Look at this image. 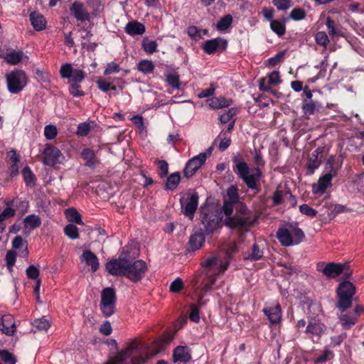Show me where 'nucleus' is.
<instances>
[{"label":"nucleus","instance_id":"nucleus-1","mask_svg":"<svg viewBox=\"0 0 364 364\" xmlns=\"http://www.w3.org/2000/svg\"><path fill=\"white\" fill-rule=\"evenodd\" d=\"M253 160L257 166L251 170L246 162L234 159L233 162L236 167L235 172L250 189L259 193L260 191L259 181L262 176L260 167L264 166L265 162L261 152L257 150L255 151Z\"/></svg>","mask_w":364,"mask_h":364},{"label":"nucleus","instance_id":"nucleus-2","mask_svg":"<svg viewBox=\"0 0 364 364\" xmlns=\"http://www.w3.org/2000/svg\"><path fill=\"white\" fill-rule=\"evenodd\" d=\"M277 238L285 247L299 245L305 238V235L296 223L287 225V228H280L277 233Z\"/></svg>","mask_w":364,"mask_h":364},{"label":"nucleus","instance_id":"nucleus-3","mask_svg":"<svg viewBox=\"0 0 364 364\" xmlns=\"http://www.w3.org/2000/svg\"><path fill=\"white\" fill-rule=\"evenodd\" d=\"M355 291L356 288L354 284L348 281H344L339 284L337 288L338 301L336 307L341 312L345 311L351 306Z\"/></svg>","mask_w":364,"mask_h":364},{"label":"nucleus","instance_id":"nucleus-4","mask_svg":"<svg viewBox=\"0 0 364 364\" xmlns=\"http://www.w3.org/2000/svg\"><path fill=\"white\" fill-rule=\"evenodd\" d=\"M9 91L12 94L20 92L28 83L26 73L21 70H14L6 75Z\"/></svg>","mask_w":364,"mask_h":364},{"label":"nucleus","instance_id":"nucleus-5","mask_svg":"<svg viewBox=\"0 0 364 364\" xmlns=\"http://www.w3.org/2000/svg\"><path fill=\"white\" fill-rule=\"evenodd\" d=\"M116 301L117 296L113 288L107 287L102 289L100 307L105 317H109L114 313Z\"/></svg>","mask_w":364,"mask_h":364},{"label":"nucleus","instance_id":"nucleus-6","mask_svg":"<svg viewBox=\"0 0 364 364\" xmlns=\"http://www.w3.org/2000/svg\"><path fill=\"white\" fill-rule=\"evenodd\" d=\"M212 154V148H208L205 152L200 153L190 159L183 169V175L186 178H191L197 171L205 164L208 157Z\"/></svg>","mask_w":364,"mask_h":364},{"label":"nucleus","instance_id":"nucleus-7","mask_svg":"<svg viewBox=\"0 0 364 364\" xmlns=\"http://www.w3.org/2000/svg\"><path fill=\"white\" fill-rule=\"evenodd\" d=\"M198 194L196 192L187 193L180 199L181 212L190 220H193L198 205Z\"/></svg>","mask_w":364,"mask_h":364},{"label":"nucleus","instance_id":"nucleus-8","mask_svg":"<svg viewBox=\"0 0 364 364\" xmlns=\"http://www.w3.org/2000/svg\"><path fill=\"white\" fill-rule=\"evenodd\" d=\"M147 269L146 264L143 260L138 259L132 263L128 259L125 277L132 282H137L143 278Z\"/></svg>","mask_w":364,"mask_h":364},{"label":"nucleus","instance_id":"nucleus-9","mask_svg":"<svg viewBox=\"0 0 364 364\" xmlns=\"http://www.w3.org/2000/svg\"><path fill=\"white\" fill-rule=\"evenodd\" d=\"M256 220L257 218L253 217L252 215H235L228 217L225 219V225L231 228L238 229L240 231H248Z\"/></svg>","mask_w":364,"mask_h":364},{"label":"nucleus","instance_id":"nucleus-10","mask_svg":"<svg viewBox=\"0 0 364 364\" xmlns=\"http://www.w3.org/2000/svg\"><path fill=\"white\" fill-rule=\"evenodd\" d=\"M42 154L43 156V163L50 166H54L57 164H60L64 159V156L61 151L50 144L45 145Z\"/></svg>","mask_w":364,"mask_h":364},{"label":"nucleus","instance_id":"nucleus-11","mask_svg":"<svg viewBox=\"0 0 364 364\" xmlns=\"http://www.w3.org/2000/svg\"><path fill=\"white\" fill-rule=\"evenodd\" d=\"M127 265L128 259L121 254L118 259L107 262L105 268L113 276H125Z\"/></svg>","mask_w":364,"mask_h":364},{"label":"nucleus","instance_id":"nucleus-12","mask_svg":"<svg viewBox=\"0 0 364 364\" xmlns=\"http://www.w3.org/2000/svg\"><path fill=\"white\" fill-rule=\"evenodd\" d=\"M347 267V263L329 262L324 265V263L320 262L317 264V270L322 272L328 279H333L343 273Z\"/></svg>","mask_w":364,"mask_h":364},{"label":"nucleus","instance_id":"nucleus-13","mask_svg":"<svg viewBox=\"0 0 364 364\" xmlns=\"http://www.w3.org/2000/svg\"><path fill=\"white\" fill-rule=\"evenodd\" d=\"M61 77L70 79L73 83L82 82L86 74L82 69H74L70 63L63 65L60 70Z\"/></svg>","mask_w":364,"mask_h":364},{"label":"nucleus","instance_id":"nucleus-14","mask_svg":"<svg viewBox=\"0 0 364 364\" xmlns=\"http://www.w3.org/2000/svg\"><path fill=\"white\" fill-rule=\"evenodd\" d=\"M202 265L208 272H213L214 274H219L227 269L229 262L222 261L219 257L213 256L207 258Z\"/></svg>","mask_w":364,"mask_h":364},{"label":"nucleus","instance_id":"nucleus-15","mask_svg":"<svg viewBox=\"0 0 364 364\" xmlns=\"http://www.w3.org/2000/svg\"><path fill=\"white\" fill-rule=\"evenodd\" d=\"M227 46V40L222 38H215L205 41L203 45V49L206 53L210 55L225 50Z\"/></svg>","mask_w":364,"mask_h":364},{"label":"nucleus","instance_id":"nucleus-16","mask_svg":"<svg viewBox=\"0 0 364 364\" xmlns=\"http://www.w3.org/2000/svg\"><path fill=\"white\" fill-rule=\"evenodd\" d=\"M70 11L77 21L81 22L90 21V13L87 11L84 4L80 1L73 2L70 8Z\"/></svg>","mask_w":364,"mask_h":364},{"label":"nucleus","instance_id":"nucleus-17","mask_svg":"<svg viewBox=\"0 0 364 364\" xmlns=\"http://www.w3.org/2000/svg\"><path fill=\"white\" fill-rule=\"evenodd\" d=\"M202 224L204 231L209 234L213 232L220 224V218L213 211L205 213L202 217Z\"/></svg>","mask_w":364,"mask_h":364},{"label":"nucleus","instance_id":"nucleus-18","mask_svg":"<svg viewBox=\"0 0 364 364\" xmlns=\"http://www.w3.org/2000/svg\"><path fill=\"white\" fill-rule=\"evenodd\" d=\"M326 326L323 323L311 320L309 321L305 333L311 339L314 341L315 338L319 340L320 337L326 333Z\"/></svg>","mask_w":364,"mask_h":364},{"label":"nucleus","instance_id":"nucleus-19","mask_svg":"<svg viewBox=\"0 0 364 364\" xmlns=\"http://www.w3.org/2000/svg\"><path fill=\"white\" fill-rule=\"evenodd\" d=\"M0 331L8 336H12L16 332L15 320L11 314L0 313Z\"/></svg>","mask_w":364,"mask_h":364},{"label":"nucleus","instance_id":"nucleus-20","mask_svg":"<svg viewBox=\"0 0 364 364\" xmlns=\"http://www.w3.org/2000/svg\"><path fill=\"white\" fill-rule=\"evenodd\" d=\"M191 359V350L187 346H178L173 351V361L175 363H187Z\"/></svg>","mask_w":364,"mask_h":364},{"label":"nucleus","instance_id":"nucleus-21","mask_svg":"<svg viewBox=\"0 0 364 364\" xmlns=\"http://www.w3.org/2000/svg\"><path fill=\"white\" fill-rule=\"evenodd\" d=\"M332 178L330 175L323 174L321 176L316 184H314L312 186V191L314 194L322 195L325 193L326 189L331 186Z\"/></svg>","mask_w":364,"mask_h":364},{"label":"nucleus","instance_id":"nucleus-22","mask_svg":"<svg viewBox=\"0 0 364 364\" xmlns=\"http://www.w3.org/2000/svg\"><path fill=\"white\" fill-rule=\"evenodd\" d=\"M263 312L272 323H277L281 320L282 310L279 304L274 306H266L264 308Z\"/></svg>","mask_w":364,"mask_h":364},{"label":"nucleus","instance_id":"nucleus-23","mask_svg":"<svg viewBox=\"0 0 364 364\" xmlns=\"http://www.w3.org/2000/svg\"><path fill=\"white\" fill-rule=\"evenodd\" d=\"M80 259L90 266L92 272L99 269L100 263L97 257L90 250H85L82 252Z\"/></svg>","mask_w":364,"mask_h":364},{"label":"nucleus","instance_id":"nucleus-24","mask_svg":"<svg viewBox=\"0 0 364 364\" xmlns=\"http://www.w3.org/2000/svg\"><path fill=\"white\" fill-rule=\"evenodd\" d=\"M125 32L132 36L136 35H142L144 33L146 28L143 23L136 21H129L125 26Z\"/></svg>","mask_w":364,"mask_h":364},{"label":"nucleus","instance_id":"nucleus-25","mask_svg":"<svg viewBox=\"0 0 364 364\" xmlns=\"http://www.w3.org/2000/svg\"><path fill=\"white\" fill-rule=\"evenodd\" d=\"M321 152L320 149L318 148L311 153L309 159V164L307 166L308 174H313L315 170L321 165V161L318 159V155Z\"/></svg>","mask_w":364,"mask_h":364},{"label":"nucleus","instance_id":"nucleus-26","mask_svg":"<svg viewBox=\"0 0 364 364\" xmlns=\"http://www.w3.org/2000/svg\"><path fill=\"white\" fill-rule=\"evenodd\" d=\"M208 102L210 108L218 109L229 107L232 104V100L223 97H219L210 98L208 100Z\"/></svg>","mask_w":364,"mask_h":364},{"label":"nucleus","instance_id":"nucleus-27","mask_svg":"<svg viewBox=\"0 0 364 364\" xmlns=\"http://www.w3.org/2000/svg\"><path fill=\"white\" fill-rule=\"evenodd\" d=\"M205 242V236L203 232H196L191 235L188 245L190 248L193 250H199Z\"/></svg>","mask_w":364,"mask_h":364},{"label":"nucleus","instance_id":"nucleus-28","mask_svg":"<svg viewBox=\"0 0 364 364\" xmlns=\"http://www.w3.org/2000/svg\"><path fill=\"white\" fill-rule=\"evenodd\" d=\"M30 21L36 31H42L46 28V21L45 18L37 12H33L30 14Z\"/></svg>","mask_w":364,"mask_h":364},{"label":"nucleus","instance_id":"nucleus-29","mask_svg":"<svg viewBox=\"0 0 364 364\" xmlns=\"http://www.w3.org/2000/svg\"><path fill=\"white\" fill-rule=\"evenodd\" d=\"M341 168V165L340 166H336V159H335V157L333 156H331L326 164H325V167H324V171H326V175H330L331 176V178H333L335 177L337 173H338V169Z\"/></svg>","mask_w":364,"mask_h":364},{"label":"nucleus","instance_id":"nucleus-30","mask_svg":"<svg viewBox=\"0 0 364 364\" xmlns=\"http://www.w3.org/2000/svg\"><path fill=\"white\" fill-rule=\"evenodd\" d=\"M23 57L22 51H16L14 50L8 52L4 56V60L10 65H17L19 63Z\"/></svg>","mask_w":364,"mask_h":364},{"label":"nucleus","instance_id":"nucleus-31","mask_svg":"<svg viewBox=\"0 0 364 364\" xmlns=\"http://www.w3.org/2000/svg\"><path fill=\"white\" fill-rule=\"evenodd\" d=\"M339 320L343 328L349 329L356 323L358 317L353 314L352 315L345 314L339 316Z\"/></svg>","mask_w":364,"mask_h":364},{"label":"nucleus","instance_id":"nucleus-32","mask_svg":"<svg viewBox=\"0 0 364 364\" xmlns=\"http://www.w3.org/2000/svg\"><path fill=\"white\" fill-rule=\"evenodd\" d=\"M82 157L86 161V166L94 168L97 164L96 156L94 151L88 148L84 149L81 153Z\"/></svg>","mask_w":364,"mask_h":364},{"label":"nucleus","instance_id":"nucleus-33","mask_svg":"<svg viewBox=\"0 0 364 364\" xmlns=\"http://www.w3.org/2000/svg\"><path fill=\"white\" fill-rule=\"evenodd\" d=\"M135 348L136 346L134 344H132L124 350L120 352L112 361L107 364H117L119 363L124 361L127 358L129 357L133 354Z\"/></svg>","mask_w":364,"mask_h":364},{"label":"nucleus","instance_id":"nucleus-34","mask_svg":"<svg viewBox=\"0 0 364 364\" xmlns=\"http://www.w3.org/2000/svg\"><path fill=\"white\" fill-rule=\"evenodd\" d=\"M321 105L313 100H304L303 102L302 109L306 115H312L319 110Z\"/></svg>","mask_w":364,"mask_h":364},{"label":"nucleus","instance_id":"nucleus-35","mask_svg":"<svg viewBox=\"0 0 364 364\" xmlns=\"http://www.w3.org/2000/svg\"><path fill=\"white\" fill-rule=\"evenodd\" d=\"M181 181V174L179 172L171 173L166 180L165 188L170 191L175 190Z\"/></svg>","mask_w":364,"mask_h":364},{"label":"nucleus","instance_id":"nucleus-36","mask_svg":"<svg viewBox=\"0 0 364 364\" xmlns=\"http://www.w3.org/2000/svg\"><path fill=\"white\" fill-rule=\"evenodd\" d=\"M65 215L68 221L78 225H83L81 215L74 208H68L65 210Z\"/></svg>","mask_w":364,"mask_h":364},{"label":"nucleus","instance_id":"nucleus-37","mask_svg":"<svg viewBox=\"0 0 364 364\" xmlns=\"http://www.w3.org/2000/svg\"><path fill=\"white\" fill-rule=\"evenodd\" d=\"M25 226L31 229H35L41 225V220L38 215L32 214L24 218Z\"/></svg>","mask_w":364,"mask_h":364},{"label":"nucleus","instance_id":"nucleus-38","mask_svg":"<svg viewBox=\"0 0 364 364\" xmlns=\"http://www.w3.org/2000/svg\"><path fill=\"white\" fill-rule=\"evenodd\" d=\"M87 4L92 9L91 16H98L103 10V6L100 0H87Z\"/></svg>","mask_w":364,"mask_h":364},{"label":"nucleus","instance_id":"nucleus-39","mask_svg":"<svg viewBox=\"0 0 364 364\" xmlns=\"http://www.w3.org/2000/svg\"><path fill=\"white\" fill-rule=\"evenodd\" d=\"M154 65L151 60H143L137 64V68L144 74H149L154 71Z\"/></svg>","mask_w":364,"mask_h":364},{"label":"nucleus","instance_id":"nucleus-40","mask_svg":"<svg viewBox=\"0 0 364 364\" xmlns=\"http://www.w3.org/2000/svg\"><path fill=\"white\" fill-rule=\"evenodd\" d=\"M321 306L318 302L311 301L308 302L307 314L311 318H315L321 312Z\"/></svg>","mask_w":364,"mask_h":364},{"label":"nucleus","instance_id":"nucleus-41","mask_svg":"<svg viewBox=\"0 0 364 364\" xmlns=\"http://www.w3.org/2000/svg\"><path fill=\"white\" fill-rule=\"evenodd\" d=\"M270 28L272 31L279 36H284L286 32L285 25L277 20H272L270 23Z\"/></svg>","mask_w":364,"mask_h":364},{"label":"nucleus","instance_id":"nucleus-42","mask_svg":"<svg viewBox=\"0 0 364 364\" xmlns=\"http://www.w3.org/2000/svg\"><path fill=\"white\" fill-rule=\"evenodd\" d=\"M263 256V251L261 250L257 243H255L252 247L251 254L245 257V259L251 261H257L261 259Z\"/></svg>","mask_w":364,"mask_h":364},{"label":"nucleus","instance_id":"nucleus-43","mask_svg":"<svg viewBox=\"0 0 364 364\" xmlns=\"http://www.w3.org/2000/svg\"><path fill=\"white\" fill-rule=\"evenodd\" d=\"M227 197L228 199L226 200L230 201L232 203H238L240 202V197L238 195V189L235 186H230L227 190Z\"/></svg>","mask_w":364,"mask_h":364},{"label":"nucleus","instance_id":"nucleus-44","mask_svg":"<svg viewBox=\"0 0 364 364\" xmlns=\"http://www.w3.org/2000/svg\"><path fill=\"white\" fill-rule=\"evenodd\" d=\"M157 43L156 41L145 38L142 41V48L148 54H152L156 51Z\"/></svg>","mask_w":364,"mask_h":364},{"label":"nucleus","instance_id":"nucleus-45","mask_svg":"<svg viewBox=\"0 0 364 364\" xmlns=\"http://www.w3.org/2000/svg\"><path fill=\"white\" fill-rule=\"evenodd\" d=\"M0 360L5 364H16V357L6 350H0Z\"/></svg>","mask_w":364,"mask_h":364},{"label":"nucleus","instance_id":"nucleus-46","mask_svg":"<svg viewBox=\"0 0 364 364\" xmlns=\"http://www.w3.org/2000/svg\"><path fill=\"white\" fill-rule=\"evenodd\" d=\"M232 22V16L230 14L225 15L218 22L217 28L219 31H225L230 26Z\"/></svg>","mask_w":364,"mask_h":364},{"label":"nucleus","instance_id":"nucleus-47","mask_svg":"<svg viewBox=\"0 0 364 364\" xmlns=\"http://www.w3.org/2000/svg\"><path fill=\"white\" fill-rule=\"evenodd\" d=\"M64 233L72 240H75L79 237L78 228L73 224L66 225L64 228Z\"/></svg>","mask_w":364,"mask_h":364},{"label":"nucleus","instance_id":"nucleus-48","mask_svg":"<svg viewBox=\"0 0 364 364\" xmlns=\"http://www.w3.org/2000/svg\"><path fill=\"white\" fill-rule=\"evenodd\" d=\"M316 43L324 48H326L330 41L325 31H318L315 35Z\"/></svg>","mask_w":364,"mask_h":364},{"label":"nucleus","instance_id":"nucleus-49","mask_svg":"<svg viewBox=\"0 0 364 364\" xmlns=\"http://www.w3.org/2000/svg\"><path fill=\"white\" fill-rule=\"evenodd\" d=\"M306 11L299 7L294 8L291 10L289 14V18L294 21H301L306 18Z\"/></svg>","mask_w":364,"mask_h":364},{"label":"nucleus","instance_id":"nucleus-50","mask_svg":"<svg viewBox=\"0 0 364 364\" xmlns=\"http://www.w3.org/2000/svg\"><path fill=\"white\" fill-rule=\"evenodd\" d=\"M22 174L24 178V181L27 186H32L34 184L35 182V176L34 174L32 173L29 167L26 166L23 168L22 171Z\"/></svg>","mask_w":364,"mask_h":364},{"label":"nucleus","instance_id":"nucleus-51","mask_svg":"<svg viewBox=\"0 0 364 364\" xmlns=\"http://www.w3.org/2000/svg\"><path fill=\"white\" fill-rule=\"evenodd\" d=\"M272 4L279 11H287L293 5L291 0H272Z\"/></svg>","mask_w":364,"mask_h":364},{"label":"nucleus","instance_id":"nucleus-52","mask_svg":"<svg viewBox=\"0 0 364 364\" xmlns=\"http://www.w3.org/2000/svg\"><path fill=\"white\" fill-rule=\"evenodd\" d=\"M333 355H333V351L329 350L328 348H325V349H324L323 352L322 353V354L320 355L319 356H318L314 360V363L315 364H318V363H324L326 360L333 358Z\"/></svg>","mask_w":364,"mask_h":364},{"label":"nucleus","instance_id":"nucleus-53","mask_svg":"<svg viewBox=\"0 0 364 364\" xmlns=\"http://www.w3.org/2000/svg\"><path fill=\"white\" fill-rule=\"evenodd\" d=\"M166 82L174 89L180 88V77L177 74H168L166 75Z\"/></svg>","mask_w":364,"mask_h":364},{"label":"nucleus","instance_id":"nucleus-54","mask_svg":"<svg viewBox=\"0 0 364 364\" xmlns=\"http://www.w3.org/2000/svg\"><path fill=\"white\" fill-rule=\"evenodd\" d=\"M58 134V130L55 126L50 124L46 125L44 128V135L48 140L53 139Z\"/></svg>","mask_w":364,"mask_h":364},{"label":"nucleus","instance_id":"nucleus-55","mask_svg":"<svg viewBox=\"0 0 364 364\" xmlns=\"http://www.w3.org/2000/svg\"><path fill=\"white\" fill-rule=\"evenodd\" d=\"M33 326L39 331H46L50 327V323L47 319L42 318L35 320Z\"/></svg>","mask_w":364,"mask_h":364},{"label":"nucleus","instance_id":"nucleus-56","mask_svg":"<svg viewBox=\"0 0 364 364\" xmlns=\"http://www.w3.org/2000/svg\"><path fill=\"white\" fill-rule=\"evenodd\" d=\"M237 109L236 108H230L226 112L221 114L220 117V121L223 124H226L230 121L232 117L237 114Z\"/></svg>","mask_w":364,"mask_h":364},{"label":"nucleus","instance_id":"nucleus-57","mask_svg":"<svg viewBox=\"0 0 364 364\" xmlns=\"http://www.w3.org/2000/svg\"><path fill=\"white\" fill-rule=\"evenodd\" d=\"M16 255L14 251L9 250L6 255V262L8 269L11 272L13 270V266L16 262Z\"/></svg>","mask_w":364,"mask_h":364},{"label":"nucleus","instance_id":"nucleus-58","mask_svg":"<svg viewBox=\"0 0 364 364\" xmlns=\"http://www.w3.org/2000/svg\"><path fill=\"white\" fill-rule=\"evenodd\" d=\"M16 215V210L14 208H6L1 213H0V223L6 220L14 217Z\"/></svg>","mask_w":364,"mask_h":364},{"label":"nucleus","instance_id":"nucleus-59","mask_svg":"<svg viewBox=\"0 0 364 364\" xmlns=\"http://www.w3.org/2000/svg\"><path fill=\"white\" fill-rule=\"evenodd\" d=\"M326 26L328 29V34L333 37L338 33V29L336 28V23L330 17H327L326 21Z\"/></svg>","mask_w":364,"mask_h":364},{"label":"nucleus","instance_id":"nucleus-60","mask_svg":"<svg viewBox=\"0 0 364 364\" xmlns=\"http://www.w3.org/2000/svg\"><path fill=\"white\" fill-rule=\"evenodd\" d=\"M39 274L40 272L38 269L33 265H31L26 269V275L31 279H34L36 281H37V279H40Z\"/></svg>","mask_w":364,"mask_h":364},{"label":"nucleus","instance_id":"nucleus-61","mask_svg":"<svg viewBox=\"0 0 364 364\" xmlns=\"http://www.w3.org/2000/svg\"><path fill=\"white\" fill-rule=\"evenodd\" d=\"M300 212L309 217H315L317 214V211L309 206L307 204H302L299 206Z\"/></svg>","mask_w":364,"mask_h":364},{"label":"nucleus","instance_id":"nucleus-62","mask_svg":"<svg viewBox=\"0 0 364 364\" xmlns=\"http://www.w3.org/2000/svg\"><path fill=\"white\" fill-rule=\"evenodd\" d=\"M119 70L120 68L119 65L114 62H111L107 63V67L104 71V75H109L112 73H119Z\"/></svg>","mask_w":364,"mask_h":364},{"label":"nucleus","instance_id":"nucleus-63","mask_svg":"<svg viewBox=\"0 0 364 364\" xmlns=\"http://www.w3.org/2000/svg\"><path fill=\"white\" fill-rule=\"evenodd\" d=\"M183 287V281L180 278L176 279L170 285L169 289L171 292H179Z\"/></svg>","mask_w":364,"mask_h":364},{"label":"nucleus","instance_id":"nucleus-64","mask_svg":"<svg viewBox=\"0 0 364 364\" xmlns=\"http://www.w3.org/2000/svg\"><path fill=\"white\" fill-rule=\"evenodd\" d=\"M346 338H347L346 333H342L341 334H340L338 336H332L331 338V346L336 347V346H340Z\"/></svg>","mask_w":364,"mask_h":364}]
</instances>
